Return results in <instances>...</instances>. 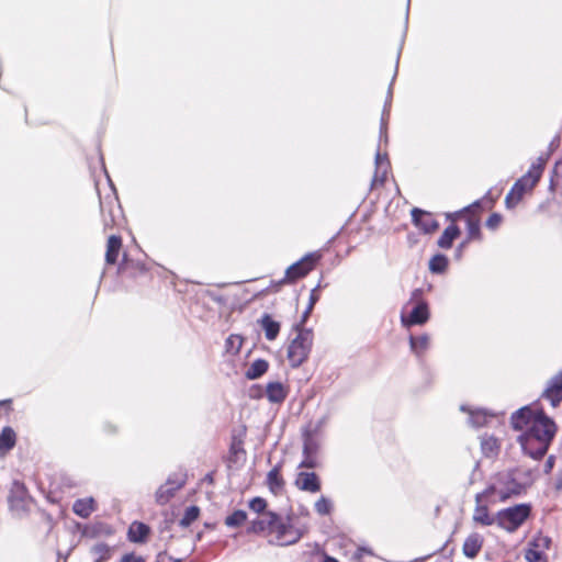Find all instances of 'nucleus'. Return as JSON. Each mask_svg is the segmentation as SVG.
<instances>
[{
	"instance_id": "f257e3e1",
	"label": "nucleus",
	"mask_w": 562,
	"mask_h": 562,
	"mask_svg": "<svg viewBox=\"0 0 562 562\" xmlns=\"http://www.w3.org/2000/svg\"><path fill=\"white\" fill-rule=\"evenodd\" d=\"M512 426L516 430L525 431L519 436L522 449L532 458H541L546 454L552 441L557 426L542 411H532L525 406L512 415Z\"/></svg>"
},
{
	"instance_id": "f03ea898",
	"label": "nucleus",
	"mask_w": 562,
	"mask_h": 562,
	"mask_svg": "<svg viewBox=\"0 0 562 562\" xmlns=\"http://www.w3.org/2000/svg\"><path fill=\"white\" fill-rule=\"evenodd\" d=\"M531 472L522 470H509L497 473L492 483L484 490L491 497L498 495L501 501H506L513 495H518L531 481Z\"/></svg>"
},
{
	"instance_id": "7ed1b4c3",
	"label": "nucleus",
	"mask_w": 562,
	"mask_h": 562,
	"mask_svg": "<svg viewBox=\"0 0 562 562\" xmlns=\"http://www.w3.org/2000/svg\"><path fill=\"white\" fill-rule=\"evenodd\" d=\"M547 160V156H539L531 164L529 170L514 183L505 198L507 209L515 207L526 193L532 191L542 176Z\"/></svg>"
},
{
	"instance_id": "20e7f679",
	"label": "nucleus",
	"mask_w": 562,
	"mask_h": 562,
	"mask_svg": "<svg viewBox=\"0 0 562 562\" xmlns=\"http://www.w3.org/2000/svg\"><path fill=\"white\" fill-rule=\"evenodd\" d=\"M97 191L100 200V212L104 231L120 225L122 221V210L119 203L115 188L106 176V186L101 188L97 183Z\"/></svg>"
},
{
	"instance_id": "39448f33",
	"label": "nucleus",
	"mask_w": 562,
	"mask_h": 562,
	"mask_svg": "<svg viewBox=\"0 0 562 562\" xmlns=\"http://www.w3.org/2000/svg\"><path fill=\"white\" fill-rule=\"evenodd\" d=\"M422 290L416 289L412 292L409 300L404 304L401 311V323L404 327L424 325L430 317L427 302L422 297Z\"/></svg>"
},
{
	"instance_id": "423d86ee",
	"label": "nucleus",
	"mask_w": 562,
	"mask_h": 562,
	"mask_svg": "<svg viewBox=\"0 0 562 562\" xmlns=\"http://www.w3.org/2000/svg\"><path fill=\"white\" fill-rule=\"evenodd\" d=\"M306 530V527L296 526L291 517L283 519L278 516L269 541L277 546H291L299 542Z\"/></svg>"
},
{
	"instance_id": "0eeeda50",
	"label": "nucleus",
	"mask_w": 562,
	"mask_h": 562,
	"mask_svg": "<svg viewBox=\"0 0 562 562\" xmlns=\"http://www.w3.org/2000/svg\"><path fill=\"white\" fill-rule=\"evenodd\" d=\"M312 345V330L300 328L296 337L291 341L288 348V359L292 367H300L307 359Z\"/></svg>"
},
{
	"instance_id": "6e6552de",
	"label": "nucleus",
	"mask_w": 562,
	"mask_h": 562,
	"mask_svg": "<svg viewBox=\"0 0 562 562\" xmlns=\"http://www.w3.org/2000/svg\"><path fill=\"white\" fill-rule=\"evenodd\" d=\"M530 514V507L526 504L516 505L503 510H499L496 515L497 525L509 531H515L520 527Z\"/></svg>"
},
{
	"instance_id": "1a4fd4ad",
	"label": "nucleus",
	"mask_w": 562,
	"mask_h": 562,
	"mask_svg": "<svg viewBox=\"0 0 562 562\" xmlns=\"http://www.w3.org/2000/svg\"><path fill=\"white\" fill-rule=\"evenodd\" d=\"M319 259L321 254L318 252H310L305 255L301 260L294 262L286 269L285 277L282 282L293 283L296 280L304 278L314 269Z\"/></svg>"
},
{
	"instance_id": "9d476101",
	"label": "nucleus",
	"mask_w": 562,
	"mask_h": 562,
	"mask_svg": "<svg viewBox=\"0 0 562 562\" xmlns=\"http://www.w3.org/2000/svg\"><path fill=\"white\" fill-rule=\"evenodd\" d=\"M491 498L488 494H485V492L477 493L475 495V507L473 510L472 519L475 524L481 526H492L496 522V516L494 517L491 515L487 505L485 502H487Z\"/></svg>"
},
{
	"instance_id": "9b49d317",
	"label": "nucleus",
	"mask_w": 562,
	"mask_h": 562,
	"mask_svg": "<svg viewBox=\"0 0 562 562\" xmlns=\"http://www.w3.org/2000/svg\"><path fill=\"white\" fill-rule=\"evenodd\" d=\"M295 486L304 492L317 493L321 490V481L314 472H299L296 474Z\"/></svg>"
},
{
	"instance_id": "f8f14e48",
	"label": "nucleus",
	"mask_w": 562,
	"mask_h": 562,
	"mask_svg": "<svg viewBox=\"0 0 562 562\" xmlns=\"http://www.w3.org/2000/svg\"><path fill=\"white\" fill-rule=\"evenodd\" d=\"M412 218L414 224L425 233H431L438 228L437 221L428 212L422 211L419 209H413Z\"/></svg>"
},
{
	"instance_id": "ddd939ff",
	"label": "nucleus",
	"mask_w": 562,
	"mask_h": 562,
	"mask_svg": "<svg viewBox=\"0 0 562 562\" xmlns=\"http://www.w3.org/2000/svg\"><path fill=\"white\" fill-rule=\"evenodd\" d=\"M390 171V161L386 154H382L378 149L375 155V171L372 180V186L383 184Z\"/></svg>"
},
{
	"instance_id": "4468645a",
	"label": "nucleus",
	"mask_w": 562,
	"mask_h": 562,
	"mask_svg": "<svg viewBox=\"0 0 562 562\" xmlns=\"http://www.w3.org/2000/svg\"><path fill=\"white\" fill-rule=\"evenodd\" d=\"M278 516L273 512L263 513L259 518L251 521L250 530L254 532H268L271 536Z\"/></svg>"
},
{
	"instance_id": "2eb2a0df",
	"label": "nucleus",
	"mask_w": 562,
	"mask_h": 562,
	"mask_svg": "<svg viewBox=\"0 0 562 562\" xmlns=\"http://www.w3.org/2000/svg\"><path fill=\"white\" fill-rule=\"evenodd\" d=\"M484 539L477 532H472L467 537L463 543V553L465 557L473 559L475 558L483 547Z\"/></svg>"
},
{
	"instance_id": "dca6fc26",
	"label": "nucleus",
	"mask_w": 562,
	"mask_h": 562,
	"mask_svg": "<svg viewBox=\"0 0 562 562\" xmlns=\"http://www.w3.org/2000/svg\"><path fill=\"white\" fill-rule=\"evenodd\" d=\"M122 248V238L117 235H111L108 239L105 262L106 265H114L117 261Z\"/></svg>"
},
{
	"instance_id": "f3484780",
	"label": "nucleus",
	"mask_w": 562,
	"mask_h": 562,
	"mask_svg": "<svg viewBox=\"0 0 562 562\" xmlns=\"http://www.w3.org/2000/svg\"><path fill=\"white\" fill-rule=\"evenodd\" d=\"M266 395L269 402L279 404L285 400L288 390L280 382H270L267 384Z\"/></svg>"
},
{
	"instance_id": "a211bd4d",
	"label": "nucleus",
	"mask_w": 562,
	"mask_h": 562,
	"mask_svg": "<svg viewBox=\"0 0 562 562\" xmlns=\"http://www.w3.org/2000/svg\"><path fill=\"white\" fill-rule=\"evenodd\" d=\"M149 533V527L143 522L134 521L127 532L131 542H144Z\"/></svg>"
},
{
	"instance_id": "6ab92c4d",
	"label": "nucleus",
	"mask_w": 562,
	"mask_h": 562,
	"mask_svg": "<svg viewBox=\"0 0 562 562\" xmlns=\"http://www.w3.org/2000/svg\"><path fill=\"white\" fill-rule=\"evenodd\" d=\"M259 323L268 340H274L278 337L280 331V323L274 321L269 314H265Z\"/></svg>"
},
{
	"instance_id": "aec40b11",
	"label": "nucleus",
	"mask_w": 562,
	"mask_h": 562,
	"mask_svg": "<svg viewBox=\"0 0 562 562\" xmlns=\"http://www.w3.org/2000/svg\"><path fill=\"white\" fill-rule=\"evenodd\" d=\"M280 465H276L267 474L268 487L276 495L279 494L284 486V481L280 474Z\"/></svg>"
},
{
	"instance_id": "412c9836",
	"label": "nucleus",
	"mask_w": 562,
	"mask_h": 562,
	"mask_svg": "<svg viewBox=\"0 0 562 562\" xmlns=\"http://www.w3.org/2000/svg\"><path fill=\"white\" fill-rule=\"evenodd\" d=\"M460 235V229L457 225L450 224L446 227L443 233L438 239V246L442 249L451 248L453 240Z\"/></svg>"
},
{
	"instance_id": "4be33fe9",
	"label": "nucleus",
	"mask_w": 562,
	"mask_h": 562,
	"mask_svg": "<svg viewBox=\"0 0 562 562\" xmlns=\"http://www.w3.org/2000/svg\"><path fill=\"white\" fill-rule=\"evenodd\" d=\"M182 486V483H171L170 481L167 482L166 485L160 486L156 492V501L159 504H166Z\"/></svg>"
},
{
	"instance_id": "5701e85b",
	"label": "nucleus",
	"mask_w": 562,
	"mask_h": 562,
	"mask_svg": "<svg viewBox=\"0 0 562 562\" xmlns=\"http://www.w3.org/2000/svg\"><path fill=\"white\" fill-rule=\"evenodd\" d=\"M15 432L11 427H4L0 434V456H4L15 445Z\"/></svg>"
},
{
	"instance_id": "b1692460",
	"label": "nucleus",
	"mask_w": 562,
	"mask_h": 562,
	"mask_svg": "<svg viewBox=\"0 0 562 562\" xmlns=\"http://www.w3.org/2000/svg\"><path fill=\"white\" fill-rule=\"evenodd\" d=\"M544 396L557 407L562 401V381L554 379L544 392Z\"/></svg>"
},
{
	"instance_id": "393cba45",
	"label": "nucleus",
	"mask_w": 562,
	"mask_h": 562,
	"mask_svg": "<svg viewBox=\"0 0 562 562\" xmlns=\"http://www.w3.org/2000/svg\"><path fill=\"white\" fill-rule=\"evenodd\" d=\"M72 510L82 518H87L94 510V499L92 497L77 499L74 503Z\"/></svg>"
},
{
	"instance_id": "a878e982",
	"label": "nucleus",
	"mask_w": 562,
	"mask_h": 562,
	"mask_svg": "<svg viewBox=\"0 0 562 562\" xmlns=\"http://www.w3.org/2000/svg\"><path fill=\"white\" fill-rule=\"evenodd\" d=\"M268 368H269L268 361H266L263 359H257L247 369V371L245 372V376L248 380L259 379L268 371Z\"/></svg>"
},
{
	"instance_id": "bb28decb",
	"label": "nucleus",
	"mask_w": 562,
	"mask_h": 562,
	"mask_svg": "<svg viewBox=\"0 0 562 562\" xmlns=\"http://www.w3.org/2000/svg\"><path fill=\"white\" fill-rule=\"evenodd\" d=\"M429 345L430 337L427 334H424L419 337H409L411 350L418 357L429 348Z\"/></svg>"
},
{
	"instance_id": "cd10ccee",
	"label": "nucleus",
	"mask_w": 562,
	"mask_h": 562,
	"mask_svg": "<svg viewBox=\"0 0 562 562\" xmlns=\"http://www.w3.org/2000/svg\"><path fill=\"white\" fill-rule=\"evenodd\" d=\"M244 339L241 336L232 334L225 341V349L231 355H237L243 346Z\"/></svg>"
},
{
	"instance_id": "c85d7f7f",
	"label": "nucleus",
	"mask_w": 562,
	"mask_h": 562,
	"mask_svg": "<svg viewBox=\"0 0 562 562\" xmlns=\"http://www.w3.org/2000/svg\"><path fill=\"white\" fill-rule=\"evenodd\" d=\"M448 267V258L445 255H435L429 261V270L434 273H441Z\"/></svg>"
},
{
	"instance_id": "c756f323",
	"label": "nucleus",
	"mask_w": 562,
	"mask_h": 562,
	"mask_svg": "<svg viewBox=\"0 0 562 562\" xmlns=\"http://www.w3.org/2000/svg\"><path fill=\"white\" fill-rule=\"evenodd\" d=\"M315 512L321 516L330 515L334 508L333 502L322 495L314 504Z\"/></svg>"
},
{
	"instance_id": "7c9ffc66",
	"label": "nucleus",
	"mask_w": 562,
	"mask_h": 562,
	"mask_svg": "<svg viewBox=\"0 0 562 562\" xmlns=\"http://www.w3.org/2000/svg\"><path fill=\"white\" fill-rule=\"evenodd\" d=\"M467 226L469 239L481 238L480 220L477 217L469 216L467 220Z\"/></svg>"
},
{
	"instance_id": "2f4dec72",
	"label": "nucleus",
	"mask_w": 562,
	"mask_h": 562,
	"mask_svg": "<svg viewBox=\"0 0 562 562\" xmlns=\"http://www.w3.org/2000/svg\"><path fill=\"white\" fill-rule=\"evenodd\" d=\"M469 423L473 427H482L486 424L488 415L482 409L470 411Z\"/></svg>"
},
{
	"instance_id": "473e14b6",
	"label": "nucleus",
	"mask_w": 562,
	"mask_h": 562,
	"mask_svg": "<svg viewBox=\"0 0 562 562\" xmlns=\"http://www.w3.org/2000/svg\"><path fill=\"white\" fill-rule=\"evenodd\" d=\"M525 558L528 562H546L544 552L539 547H535V543L526 550Z\"/></svg>"
},
{
	"instance_id": "72a5a7b5",
	"label": "nucleus",
	"mask_w": 562,
	"mask_h": 562,
	"mask_svg": "<svg viewBox=\"0 0 562 562\" xmlns=\"http://www.w3.org/2000/svg\"><path fill=\"white\" fill-rule=\"evenodd\" d=\"M481 446L484 454H486L487 457L496 454L498 451V443L494 437H483Z\"/></svg>"
},
{
	"instance_id": "f704fd0d",
	"label": "nucleus",
	"mask_w": 562,
	"mask_h": 562,
	"mask_svg": "<svg viewBox=\"0 0 562 562\" xmlns=\"http://www.w3.org/2000/svg\"><path fill=\"white\" fill-rule=\"evenodd\" d=\"M246 519L247 514L245 510H235L232 515L226 517L225 524L228 527H238L241 526Z\"/></svg>"
},
{
	"instance_id": "c9c22d12",
	"label": "nucleus",
	"mask_w": 562,
	"mask_h": 562,
	"mask_svg": "<svg viewBox=\"0 0 562 562\" xmlns=\"http://www.w3.org/2000/svg\"><path fill=\"white\" fill-rule=\"evenodd\" d=\"M200 514V509L196 506H190L186 509L183 517L180 520V525L187 527L191 525Z\"/></svg>"
},
{
	"instance_id": "e433bc0d",
	"label": "nucleus",
	"mask_w": 562,
	"mask_h": 562,
	"mask_svg": "<svg viewBox=\"0 0 562 562\" xmlns=\"http://www.w3.org/2000/svg\"><path fill=\"white\" fill-rule=\"evenodd\" d=\"M94 554L98 555L95 562L105 561L110 558V548L105 543H98L93 547Z\"/></svg>"
},
{
	"instance_id": "4c0bfd02",
	"label": "nucleus",
	"mask_w": 562,
	"mask_h": 562,
	"mask_svg": "<svg viewBox=\"0 0 562 562\" xmlns=\"http://www.w3.org/2000/svg\"><path fill=\"white\" fill-rule=\"evenodd\" d=\"M494 204V199L491 196V193L488 192L482 200L475 201L473 204L468 206L464 211L474 210L480 206H483L485 209H491Z\"/></svg>"
},
{
	"instance_id": "58836bf2",
	"label": "nucleus",
	"mask_w": 562,
	"mask_h": 562,
	"mask_svg": "<svg viewBox=\"0 0 562 562\" xmlns=\"http://www.w3.org/2000/svg\"><path fill=\"white\" fill-rule=\"evenodd\" d=\"M267 502L262 497H255L249 502V508L258 514H263L266 512Z\"/></svg>"
},
{
	"instance_id": "ea45409f",
	"label": "nucleus",
	"mask_w": 562,
	"mask_h": 562,
	"mask_svg": "<svg viewBox=\"0 0 562 562\" xmlns=\"http://www.w3.org/2000/svg\"><path fill=\"white\" fill-rule=\"evenodd\" d=\"M317 452V443L312 438V436L307 435L304 439V446H303V454H314L316 456Z\"/></svg>"
},
{
	"instance_id": "a19ab883",
	"label": "nucleus",
	"mask_w": 562,
	"mask_h": 562,
	"mask_svg": "<svg viewBox=\"0 0 562 562\" xmlns=\"http://www.w3.org/2000/svg\"><path fill=\"white\" fill-rule=\"evenodd\" d=\"M304 458L303 460L301 461L299 468H305V469H314L318 465V461H317V458L316 456L314 454H303Z\"/></svg>"
},
{
	"instance_id": "79ce46f5",
	"label": "nucleus",
	"mask_w": 562,
	"mask_h": 562,
	"mask_svg": "<svg viewBox=\"0 0 562 562\" xmlns=\"http://www.w3.org/2000/svg\"><path fill=\"white\" fill-rule=\"evenodd\" d=\"M503 221V217L501 214L498 213H493L492 215H490V217L487 218L486 221V227L488 229H492V231H495L496 228H498V226L501 225Z\"/></svg>"
},
{
	"instance_id": "37998d69",
	"label": "nucleus",
	"mask_w": 562,
	"mask_h": 562,
	"mask_svg": "<svg viewBox=\"0 0 562 562\" xmlns=\"http://www.w3.org/2000/svg\"><path fill=\"white\" fill-rule=\"evenodd\" d=\"M229 451L235 457H237L238 453H244L245 451H244V448H243V440L234 438L232 443H231Z\"/></svg>"
},
{
	"instance_id": "c03bdc74",
	"label": "nucleus",
	"mask_w": 562,
	"mask_h": 562,
	"mask_svg": "<svg viewBox=\"0 0 562 562\" xmlns=\"http://www.w3.org/2000/svg\"><path fill=\"white\" fill-rule=\"evenodd\" d=\"M120 562H145V559L134 553H128L122 557Z\"/></svg>"
},
{
	"instance_id": "a18cd8bd",
	"label": "nucleus",
	"mask_w": 562,
	"mask_h": 562,
	"mask_svg": "<svg viewBox=\"0 0 562 562\" xmlns=\"http://www.w3.org/2000/svg\"><path fill=\"white\" fill-rule=\"evenodd\" d=\"M532 543H535V547H539L540 550L543 551V549H547L549 547L550 539L547 537H539V538L535 539V541Z\"/></svg>"
},
{
	"instance_id": "49530a36",
	"label": "nucleus",
	"mask_w": 562,
	"mask_h": 562,
	"mask_svg": "<svg viewBox=\"0 0 562 562\" xmlns=\"http://www.w3.org/2000/svg\"><path fill=\"white\" fill-rule=\"evenodd\" d=\"M318 301L317 289H313L310 295L308 311H312L315 303Z\"/></svg>"
},
{
	"instance_id": "de8ad7c7",
	"label": "nucleus",
	"mask_w": 562,
	"mask_h": 562,
	"mask_svg": "<svg viewBox=\"0 0 562 562\" xmlns=\"http://www.w3.org/2000/svg\"><path fill=\"white\" fill-rule=\"evenodd\" d=\"M384 138V140H386L387 138V135H386V122L385 120L382 117L381 120V128H380V139Z\"/></svg>"
},
{
	"instance_id": "09e8293b",
	"label": "nucleus",
	"mask_w": 562,
	"mask_h": 562,
	"mask_svg": "<svg viewBox=\"0 0 562 562\" xmlns=\"http://www.w3.org/2000/svg\"><path fill=\"white\" fill-rule=\"evenodd\" d=\"M552 467H553V458H552V457H550V458L547 460V462H546V471H547V472L551 471Z\"/></svg>"
},
{
	"instance_id": "8fccbe9b",
	"label": "nucleus",
	"mask_w": 562,
	"mask_h": 562,
	"mask_svg": "<svg viewBox=\"0 0 562 562\" xmlns=\"http://www.w3.org/2000/svg\"><path fill=\"white\" fill-rule=\"evenodd\" d=\"M14 488L18 493H20L21 495L24 494V488L22 485H20L19 483H14Z\"/></svg>"
},
{
	"instance_id": "3c124183",
	"label": "nucleus",
	"mask_w": 562,
	"mask_h": 562,
	"mask_svg": "<svg viewBox=\"0 0 562 562\" xmlns=\"http://www.w3.org/2000/svg\"><path fill=\"white\" fill-rule=\"evenodd\" d=\"M323 562H338V561L336 559H334V558L325 557Z\"/></svg>"
},
{
	"instance_id": "603ef678",
	"label": "nucleus",
	"mask_w": 562,
	"mask_h": 562,
	"mask_svg": "<svg viewBox=\"0 0 562 562\" xmlns=\"http://www.w3.org/2000/svg\"><path fill=\"white\" fill-rule=\"evenodd\" d=\"M311 311H308V307L305 310L304 314H303V322L306 321V318L308 317Z\"/></svg>"
}]
</instances>
